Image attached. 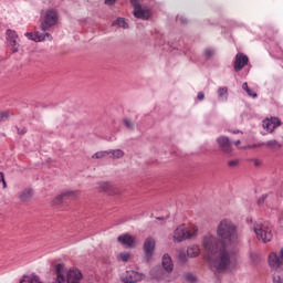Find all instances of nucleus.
Wrapping results in <instances>:
<instances>
[{
	"label": "nucleus",
	"mask_w": 283,
	"mask_h": 283,
	"mask_svg": "<svg viewBox=\"0 0 283 283\" xmlns=\"http://www.w3.org/2000/svg\"><path fill=\"white\" fill-rule=\"evenodd\" d=\"M217 235L219 239L211 234L203 237L202 247L210 265L216 271H227L231 264V255L227 251V244L238 240V227L231 220L223 219L217 228Z\"/></svg>",
	"instance_id": "obj_1"
},
{
	"label": "nucleus",
	"mask_w": 283,
	"mask_h": 283,
	"mask_svg": "<svg viewBox=\"0 0 283 283\" xmlns=\"http://www.w3.org/2000/svg\"><path fill=\"white\" fill-rule=\"evenodd\" d=\"M55 273L57 283H81V280H83V273H81L80 270H70L65 279L66 271L63 263L55 265Z\"/></svg>",
	"instance_id": "obj_2"
},
{
	"label": "nucleus",
	"mask_w": 283,
	"mask_h": 283,
	"mask_svg": "<svg viewBox=\"0 0 283 283\" xmlns=\"http://www.w3.org/2000/svg\"><path fill=\"white\" fill-rule=\"evenodd\" d=\"M254 233L256 234L258 240H262L264 244L273 240V226L269 221L254 224Z\"/></svg>",
	"instance_id": "obj_3"
},
{
	"label": "nucleus",
	"mask_w": 283,
	"mask_h": 283,
	"mask_svg": "<svg viewBox=\"0 0 283 283\" xmlns=\"http://www.w3.org/2000/svg\"><path fill=\"white\" fill-rule=\"evenodd\" d=\"M198 233V228L188 229L185 224L179 226L174 232V240L176 242H184V240H191Z\"/></svg>",
	"instance_id": "obj_4"
},
{
	"label": "nucleus",
	"mask_w": 283,
	"mask_h": 283,
	"mask_svg": "<svg viewBox=\"0 0 283 283\" xmlns=\"http://www.w3.org/2000/svg\"><path fill=\"white\" fill-rule=\"evenodd\" d=\"M59 21V13L54 9L46 10L44 19L40 24L42 32H48L50 28H54V24Z\"/></svg>",
	"instance_id": "obj_5"
},
{
	"label": "nucleus",
	"mask_w": 283,
	"mask_h": 283,
	"mask_svg": "<svg viewBox=\"0 0 283 283\" xmlns=\"http://www.w3.org/2000/svg\"><path fill=\"white\" fill-rule=\"evenodd\" d=\"M216 142L222 154L229 157L233 156V142L229 137L219 136Z\"/></svg>",
	"instance_id": "obj_6"
},
{
	"label": "nucleus",
	"mask_w": 283,
	"mask_h": 283,
	"mask_svg": "<svg viewBox=\"0 0 283 283\" xmlns=\"http://www.w3.org/2000/svg\"><path fill=\"white\" fill-rule=\"evenodd\" d=\"M7 43L9 45V48H11V52L13 54H17V52H19V34H17V31L8 29L7 32Z\"/></svg>",
	"instance_id": "obj_7"
},
{
	"label": "nucleus",
	"mask_w": 283,
	"mask_h": 283,
	"mask_svg": "<svg viewBox=\"0 0 283 283\" xmlns=\"http://www.w3.org/2000/svg\"><path fill=\"white\" fill-rule=\"evenodd\" d=\"M156 250V241L154 238L148 237L144 242V252L146 262H150L151 258H154V251Z\"/></svg>",
	"instance_id": "obj_8"
},
{
	"label": "nucleus",
	"mask_w": 283,
	"mask_h": 283,
	"mask_svg": "<svg viewBox=\"0 0 283 283\" xmlns=\"http://www.w3.org/2000/svg\"><path fill=\"white\" fill-rule=\"evenodd\" d=\"M245 65H249V56L244 53H238L233 63L234 72H242Z\"/></svg>",
	"instance_id": "obj_9"
},
{
	"label": "nucleus",
	"mask_w": 283,
	"mask_h": 283,
	"mask_svg": "<svg viewBox=\"0 0 283 283\" xmlns=\"http://www.w3.org/2000/svg\"><path fill=\"white\" fill-rule=\"evenodd\" d=\"M76 196H78V191H65L60 196L55 197L53 200V205H63L66 200H75Z\"/></svg>",
	"instance_id": "obj_10"
},
{
	"label": "nucleus",
	"mask_w": 283,
	"mask_h": 283,
	"mask_svg": "<svg viewBox=\"0 0 283 283\" xmlns=\"http://www.w3.org/2000/svg\"><path fill=\"white\" fill-rule=\"evenodd\" d=\"M134 17L136 19H142L143 21H149L151 19V9L147 7H138L137 9H134L133 12Z\"/></svg>",
	"instance_id": "obj_11"
},
{
	"label": "nucleus",
	"mask_w": 283,
	"mask_h": 283,
	"mask_svg": "<svg viewBox=\"0 0 283 283\" xmlns=\"http://www.w3.org/2000/svg\"><path fill=\"white\" fill-rule=\"evenodd\" d=\"M118 242L126 247V249H135L136 248V238H134L129 233L122 234L117 238Z\"/></svg>",
	"instance_id": "obj_12"
},
{
	"label": "nucleus",
	"mask_w": 283,
	"mask_h": 283,
	"mask_svg": "<svg viewBox=\"0 0 283 283\" xmlns=\"http://www.w3.org/2000/svg\"><path fill=\"white\" fill-rule=\"evenodd\" d=\"M24 36H28L30 41H34L35 43H41V41H45V38L52 41V34L50 33H41V32H27Z\"/></svg>",
	"instance_id": "obj_13"
},
{
	"label": "nucleus",
	"mask_w": 283,
	"mask_h": 283,
	"mask_svg": "<svg viewBox=\"0 0 283 283\" xmlns=\"http://www.w3.org/2000/svg\"><path fill=\"white\" fill-rule=\"evenodd\" d=\"M140 273L136 271H126L125 276L122 279V282L124 283H136L140 282Z\"/></svg>",
	"instance_id": "obj_14"
},
{
	"label": "nucleus",
	"mask_w": 283,
	"mask_h": 283,
	"mask_svg": "<svg viewBox=\"0 0 283 283\" xmlns=\"http://www.w3.org/2000/svg\"><path fill=\"white\" fill-rule=\"evenodd\" d=\"M32 196H34V190L32 188H27L19 192V200L20 202H30Z\"/></svg>",
	"instance_id": "obj_15"
},
{
	"label": "nucleus",
	"mask_w": 283,
	"mask_h": 283,
	"mask_svg": "<svg viewBox=\"0 0 283 283\" xmlns=\"http://www.w3.org/2000/svg\"><path fill=\"white\" fill-rule=\"evenodd\" d=\"M161 266L167 271V273H171V271H174V261H171V256H169V254H164L161 259Z\"/></svg>",
	"instance_id": "obj_16"
},
{
	"label": "nucleus",
	"mask_w": 283,
	"mask_h": 283,
	"mask_svg": "<svg viewBox=\"0 0 283 283\" xmlns=\"http://www.w3.org/2000/svg\"><path fill=\"white\" fill-rule=\"evenodd\" d=\"M269 265L271 266V269H279V266L282 265V261H281L280 256L277 255V253H275V252L270 253Z\"/></svg>",
	"instance_id": "obj_17"
},
{
	"label": "nucleus",
	"mask_w": 283,
	"mask_h": 283,
	"mask_svg": "<svg viewBox=\"0 0 283 283\" xmlns=\"http://www.w3.org/2000/svg\"><path fill=\"white\" fill-rule=\"evenodd\" d=\"M99 189H102V191H105L106 193H109V196L118 195V190L114 188V186L111 182L99 184Z\"/></svg>",
	"instance_id": "obj_18"
},
{
	"label": "nucleus",
	"mask_w": 283,
	"mask_h": 283,
	"mask_svg": "<svg viewBox=\"0 0 283 283\" xmlns=\"http://www.w3.org/2000/svg\"><path fill=\"white\" fill-rule=\"evenodd\" d=\"M150 277H153V280H163V269L155 268L150 270Z\"/></svg>",
	"instance_id": "obj_19"
},
{
	"label": "nucleus",
	"mask_w": 283,
	"mask_h": 283,
	"mask_svg": "<svg viewBox=\"0 0 283 283\" xmlns=\"http://www.w3.org/2000/svg\"><path fill=\"white\" fill-rule=\"evenodd\" d=\"M112 25H117L118 28H123L124 30H127L129 28V24L124 20V18H117Z\"/></svg>",
	"instance_id": "obj_20"
},
{
	"label": "nucleus",
	"mask_w": 283,
	"mask_h": 283,
	"mask_svg": "<svg viewBox=\"0 0 283 283\" xmlns=\"http://www.w3.org/2000/svg\"><path fill=\"white\" fill-rule=\"evenodd\" d=\"M214 55H216L214 49H211V48L205 49L203 56L206 61H209V59H213Z\"/></svg>",
	"instance_id": "obj_21"
},
{
	"label": "nucleus",
	"mask_w": 283,
	"mask_h": 283,
	"mask_svg": "<svg viewBox=\"0 0 283 283\" xmlns=\"http://www.w3.org/2000/svg\"><path fill=\"white\" fill-rule=\"evenodd\" d=\"M264 146L269 147V149H275V147H279V148L282 147V145H280V143H277V140H275V139H271L266 143H264Z\"/></svg>",
	"instance_id": "obj_22"
},
{
	"label": "nucleus",
	"mask_w": 283,
	"mask_h": 283,
	"mask_svg": "<svg viewBox=\"0 0 283 283\" xmlns=\"http://www.w3.org/2000/svg\"><path fill=\"white\" fill-rule=\"evenodd\" d=\"M108 154H112V158H123L125 156V151L122 149L108 150Z\"/></svg>",
	"instance_id": "obj_23"
},
{
	"label": "nucleus",
	"mask_w": 283,
	"mask_h": 283,
	"mask_svg": "<svg viewBox=\"0 0 283 283\" xmlns=\"http://www.w3.org/2000/svg\"><path fill=\"white\" fill-rule=\"evenodd\" d=\"M228 94H229V88H227V87H219L218 88L219 98H226L227 99Z\"/></svg>",
	"instance_id": "obj_24"
},
{
	"label": "nucleus",
	"mask_w": 283,
	"mask_h": 283,
	"mask_svg": "<svg viewBox=\"0 0 283 283\" xmlns=\"http://www.w3.org/2000/svg\"><path fill=\"white\" fill-rule=\"evenodd\" d=\"M263 129H266L270 132V134H273L275 132V128H273V125L270 123L269 119L263 120Z\"/></svg>",
	"instance_id": "obj_25"
},
{
	"label": "nucleus",
	"mask_w": 283,
	"mask_h": 283,
	"mask_svg": "<svg viewBox=\"0 0 283 283\" xmlns=\"http://www.w3.org/2000/svg\"><path fill=\"white\" fill-rule=\"evenodd\" d=\"M271 125H273V129H277V127H280V125H282V120H280V118L277 117H271L270 119Z\"/></svg>",
	"instance_id": "obj_26"
},
{
	"label": "nucleus",
	"mask_w": 283,
	"mask_h": 283,
	"mask_svg": "<svg viewBox=\"0 0 283 283\" xmlns=\"http://www.w3.org/2000/svg\"><path fill=\"white\" fill-rule=\"evenodd\" d=\"M105 156H109V150H104V151H97L95 153L92 158L94 159H101V158H105Z\"/></svg>",
	"instance_id": "obj_27"
},
{
	"label": "nucleus",
	"mask_w": 283,
	"mask_h": 283,
	"mask_svg": "<svg viewBox=\"0 0 283 283\" xmlns=\"http://www.w3.org/2000/svg\"><path fill=\"white\" fill-rule=\"evenodd\" d=\"M185 280H186V282L193 283V282H196V275L188 272L185 274Z\"/></svg>",
	"instance_id": "obj_28"
},
{
	"label": "nucleus",
	"mask_w": 283,
	"mask_h": 283,
	"mask_svg": "<svg viewBox=\"0 0 283 283\" xmlns=\"http://www.w3.org/2000/svg\"><path fill=\"white\" fill-rule=\"evenodd\" d=\"M268 198H269V193L262 195V196L258 199V206H259V207H262V205H264V202L266 201Z\"/></svg>",
	"instance_id": "obj_29"
},
{
	"label": "nucleus",
	"mask_w": 283,
	"mask_h": 283,
	"mask_svg": "<svg viewBox=\"0 0 283 283\" xmlns=\"http://www.w3.org/2000/svg\"><path fill=\"white\" fill-rule=\"evenodd\" d=\"M178 262L180 264H185L187 262V254L185 252L178 254Z\"/></svg>",
	"instance_id": "obj_30"
},
{
	"label": "nucleus",
	"mask_w": 283,
	"mask_h": 283,
	"mask_svg": "<svg viewBox=\"0 0 283 283\" xmlns=\"http://www.w3.org/2000/svg\"><path fill=\"white\" fill-rule=\"evenodd\" d=\"M187 254H188L190 258H198L199 252H198V250L193 251V249L189 248V249L187 250Z\"/></svg>",
	"instance_id": "obj_31"
},
{
	"label": "nucleus",
	"mask_w": 283,
	"mask_h": 283,
	"mask_svg": "<svg viewBox=\"0 0 283 283\" xmlns=\"http://www.w3.org/2000/svg\"><path fill=\"white\" fill-rule=\"evenodd\" d=\"M118 258L122 260V262H128L129 253H127V252L119 253Z\"/></svg>",
	"instance_id": "obj_32"
},
{
	"label": "nucleus",
	"mask_w": 283,
	"mask_h": 283,
	"mask_svg": "<svg viewBox=\"0 0 283 283\" xmlns=\"http://www.w3.org/2000/svg\"><path fill=\"white\" fill-rule=\"evenodd\" d=\"M240 165V159H233L228 161V167L233 168V167H238Z\"/></svg>",
	"instance_id": "obj_33"
},
{
	"label": "nucleus",
	"mask_w": 283,
	"mask_h": 283,
	"mask_svg": "<svg viewBox=\"0 0 283 283\" xmlns=\"http://www.w3.org/2000/svg\"><path fill=\"white\" fill-rule=\"evenodd\" d=\"M123 123L127 129H134V123H132L129 119L125 118Z\"/></svg>",
	"instance_id": "obj_34"
},
{
	"label": "nucleus",
	"mask_w": 283,
	"mask_h": 283,
	"mask_svg": "<svg viewBox=\"0 0 283 283\" xmlns=\"http://www.w3.org/2000/svg\"><path fill=\"white\" fill-rule=\"evenodd\" d=\"M273 283H283V279L282 276H280V274L276 272L273 275Z\"/></svg>",
	"instance_id": "obj_35"
},
{
	"label": "nucleus",
	"mask_w": 283,
	"mask_h": 283,
	"mask_svg": "<svg viewBox=\"0 0 283 283\" xmlns=\"http://www.w3.org/2000/svg\"><path fill=\"white\" fill-rule=\"evenodd\" d=\"M0 182H2L3 189H8V184L6 182V176L1 171H0Z\"/></svg>",
	"instance_id": "obj_36"
},
{
	"label": "nucleus",
	"mask_w": 283,
	"mask_h": 283,
	"mask_svg": "<svg viewBox=\"0 0 283 283\" xmlns=\"http://www.w3.org/2000/svg\"><path fill=\"white\" fill-rule=\"evenodd\" d=\"M130 3L134 8V10H137V8H140V0H130Z\"/></svg>",
	"instance_id": "obj_37"
},
{
	"label": "nucleus",
	"mask_w": 283,
	"mask_h": 283,
	"mask_svg": "<svg viewBox=\"0 0 283 283\" xmlns=\"http://www.w3.org/2000/svg\"><path fill=\"white\" fill-rule=\"evenodd\" d=\"M7 118H10V112L0 113V120H7Z\"/></svg>",
	"instance_id": "obj_38"
},
{
	"label": "nucleus",
	"mask_w": 283,
	"mask_h": 283,
	"mask_svg": "<svg viewBox=\"0 0 283 283\" xmlns=\"http://www.w3.org/2000/svg\"><path fill=\"white\" fill-rule=\"evenodd\" d=\"M15 129L18 134H20V136H23V134H28V128L25 127L19 128V126H15Z\"/></svg>",
	"instance_id": "obj_39"
},
{
	"label": "nucleus",
	"mask_w": 283,
	"mask_h": 283,
	"mask_svg": "<svg viewBox=\"0 0 283 283\" xmlns=\"http://www.w3.org/2000/svg\"><path fill=\"white\" fill-rule=\"evenodd\" d=\"M179 21L180 23H182L184 25H187L189 23V20L185 17V15H180L179 17Z\"/></svg>",
	"instance_id": "obj_40"
},
{
	"label": "nucleus",
	"mask_w": 283,
	"mask_h": 283,
	"mask_svg": "<svg viewBox=\"0 0 283 283\" xmlns=\"http://www.w3.org/2000/svg\"><path fill=\"white\" fill-rule=\"evenodd\" d=\"M248 95H250L252 98H258V93L251 91V88H248V91H245Z\"/></svg>",
	"instance_id": "obj_41"
},
{
	"label": "nucleus",
	"mask_w": 283,
	"mask_h": 283,
	"mask_svg": "<svg viewBox=\"0 0 283 283\" xmlns=\"http://www.w3.org/2000/svg\"><path fill=\"white\" fill-rule=\"evenodd\" d=\"M198 101H205V93L203 92H199L197 95Z\"/></svg>",
	"instance_id": "obj_42"
},
{
	"label": "nucleus",
	"mask_w": 283,
	"mask_h": 283,
	"mask_svg": "<svg viewBox=\"0 0 283 283\" xmlns=\"http://www.w3.org/2000/svg\"><path fill=\"white\" fill-rule=\"evenodd\" d=\"M116 3V0H105L106 6H114Z\"/></svg>",
	"instance_id": "obj_43"
},
{
	"label": "nucleus",
	"mask_w": 283,
	"mask_h": 283,
	"mask_svg": "<svg viewBox=\"0 0 283 283\" xmlns=\"http://www.w3.org/2000/svg\"><path fill=\"white\" fill-rule=\"evenodd\" d=\"M255 147H264V143L253 144V145L251 146L252 149H255Z\"/></svg>",
	"instance_id": "obj_44"
},
{
	"label": "nucleus",
	"mask_w": 283,
	"mask_h": 283,
	"mask_svg": "<svg viewBox=\"0 0 283 283\" xmlns=\"http://www.w3.org/2000/svg\"><path fill=\"white\" fill-rule=\"evenodd\" d=\"M242 90H244V92H248V90H250V88H249V83H247V82L243 83V84H242Z\"/></svg>",
	"instance_id": "obj_45"
},
{
	"label": "nucleus",
	"mask_w": 283,
	"mask_h": 283,
	"mask_svg": "<svg viewBox=\"0 0 283 283\" xmlns=\"http://www.w3.org/2000/svg\"><path fill=\"white\" fill-rule=\"evenodd\" d=\"M279 224L283 229V212L281 213V217L279 218Z\"/></svg>",
	"instance_id": "obj_46"
},
{
	"label": "nucleus",
	"mask_w": 283,
	"mask_h": 283,
	"mask_svg": "<svg viewBox=\"0 0 283 283\" xmlns=\"http://www.w3.org/2000/svg\"><path fill=\"white\" fill-rule=\"evenodd\" d=\"M251 160L254 161L255 167H260V160H258V159H251Z\"/></svg>",
	"instance_id": "obj_47"
},
{
	"label": "nucleus",
	"mask_w": 283,
	"mask_h": 283,
	"mask_svg": "<svg viewBox=\"0 0 283 283\" xmlns=\"http://www.w3.org/2000/svg\"><path fill=\"white\" fill-rule=\"evenodd\" d=\"M251 258H252V260H256L255 262H258V260H260L258 254H251Z\"/></svg>",
	"instance_id": "obj_48"
},
{
	"label": "nucleus",
	"mask_w": 283,
	"mask_h": 283,
	"mask_svg": "<svg viewBox=\"0 0 283 283\" xmlns=\"http://www.w3.org/2000/svg\"><path fill=\"white\" fill-rule=\"evenodd\" d=\"M279 258H280L281 262H283V249H281Z\"/></svg>",
	"instance_id": "obj_49"
},
{
	"label": "nucleus",
	"mask_w": 283,
	"mask_h": 283,
	"mask_svg": "<svg viewBox=\"0 0 283 283\" xmlns=\"http://www.w3.org/2000/svg\"><path fill=\"white\" fill-rule=\"evenodd\" d=\"M232 134H242L241 130H231Z\"/></svg>",
	"instance_id": "obj_50"
},
{
	"label": "nucleus",
	"mask_w": 283,
	"mask_h": 283,
	"mask_svg": "<svg viewBox=\"0 0 283 283\" xmlns=\"http://www.w3.org/2000/svg\"><path fill=\"white\" fill-rule=\"evenodd\" d=\"M240 143H241L240 139L235 140L234 142L235 147H238V145H240Z\"/></svg>",
	"instance_id": "obj_51"
},
{
	"label": "nucleus",
	"mask_w": 283,
	"mask_h": 283,
	"mask_svg": "<svg viewBox=\"0 0 283 283\" xmlns=\"http://www.w3.org/2000/svg\"><path fill=\"white\" fill-rule=\"evenodd\" d=\"M157 220H165V218H163V217H157Z\"/></svg>",
	"instance_id": "obj_52"
},
{
	"label": "nucleus",
	"mask_w": 283,
	"mask_h": 283,
	"mask_svg": "<svg viewBox=\"0 0 283 283\" xmlns=\"http://www.w3.org/2000/svg\"><path fill=\"white\" fill-rule=\"evenodd\" d=\"M23 282H25V279H21V280H20V283H23Z\"/></svg>",
	"instance_id": "obj_53"
},
{
	"label": "nucleus",
	"mask_w": 283,
	"mask_h": 283,
	"mask_svg": "<svg viewBox=\"0 0 283 283\" xmlns=\"http://www.w3.org/2000/svg\"><path fill=\"white\" fill-rule=\"evenodd\" d=\"M23 277H28V275H24Z\"/></svg>",
	"instance_id": "obj_54"
}]
</instances>
